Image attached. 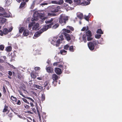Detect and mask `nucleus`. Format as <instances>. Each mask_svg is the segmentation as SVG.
<instances>
[{
	"label": "nucleus",
	"instance_id": "obj_1",
	"mask_svg": "<svg viewBox=\"0 0 122 122\" xmlns=\"http://www.w3.org/2000/svg\"><path fill=\"white\" fill-rule=\"evenodd\" d=\"M35 15L34 14L33 16L31 19L32 22L30 23L29 24L28 29L29 30H30L31 29L32 26L33 25V24L35 23V22H34V21H37L38 18H40L41 19V20L42 22H43L46 19V17H44L43 14L41 13H38L36 16H35Z\"/></svg>",
	"mask_w": 122,
	"mask_h": 122
},
{
	"label": "nucleus",
	"instance_id": "obj_2",
	"mask_svg": "<svg viewBox=\"0 0 122 122\" xmlns=\"http://www.w3.org/2000/svg\"><path fill=\"white\" fill-rule=\"evenodd\" d=\"M62 34H63L65 36V38L68 41H69L71 39V36L72 35H70L68 33H71L72 32L70 30L66 29H64L62 30Z\"/></svg>",
	"mask_w": 122,
	"mask_h": 122
},
{
	"label": "nucleus",
	"instance_id": "obj_3",
	"mask_svg": "<svg viewBox=\"0 0 122 122\" xmlns=\"http://www.w3.org/2000/svg\"><path fill=\"white\" fill-rule=\"evenodd\" d=\"M68 20V18L63 15H61L59 17V22L62 25H65L66 23V21Z\"/></svg>",
	"mask_w": 122,
	"mask_h": 122
},
{
	"label": "nucleus",
	"instance_id": "obj_4",
	"mask_svg": "<svg viewBox=\"0 0 122 122\" xmlns=\"http://www.w3.org/2000/svg\"><path fill=\"white\" fill-rule=\"evenodd\" d=\"M97 44V41L96 40H94L92 42L88 43L87 45L89 49L92 51L94 50L95 46Z\"/></svg>",
	"mask_w": 122,
	"mask_h": 122
},
{
	"label": "nucleus",
	"instance_id": "obj_5",
	"mask_svg": "<svg viewBox=\"0 0 122 122\" xmlns=\"http://www.w3.org/2000/svg\"><path fill=\"white\" fill-rule=\"evenodd\" d=\"M43 0H34L33 1L30 7L31 9H33L35 5H38Z\"/></svg>",
	"mask_w": 122,
	"mask_h": 122
},
{
	"label": "nucleus",
	"instance_id": "obj_6",
	"mask_svg": "<svg viewBox=\"0 0 122 122\" xmlns=\"http://www.w3.org/2000/svg\"><path fill=\"white\" fill-rule=\"evenodd\" d=\"M57 37H55L53 39L51 42V44H53L54 46H59L60 44V39H58V40L56 41V39Z\"/></svg>",
	"mask_w": 122,
	"mask_h": 122
},
{
	"label": "nucleus",
	"instance_id": "obj_7",
	"mask_svg": "<svg viewBox=\"0 0 122 122\" xmlns=\"http://www.w3.org/2000/svg\"><path fill=\"white\" fill-rule=\"evenodd\" d=\"M60 9L59 6H52L51 7L50 10L51 12H58Z\"/></svg>",
	"mask_w": 122,
	"mask_h": 122
},
{
	"label": "nucleus",
	"instance_id": "obj_8",
	"mask_svg": "<svg viewBox=\"0 0 122 122\" xmlns=\"http://www.w3.org/2000/svg\"><path fill=\"white\" fill-rule=\"evenodd\" d=\"M75 0L78 4L81 5H87L89 4L90 3V2H87L86 1H85L81 3V0Z\"/></svg>",
	"mask_w": 122,
	"mask_h": 122
},
{
	"label": "nucleus",
	"instance_id": "obj_9",
	"mask_svg": "<svg viewBox=\"0 0 122 122\" xmlns=\"http://www.w3.org/2000/svg\"><path fill=\"white\" fill-rule=\"evenodd\" d=\"M51 28V25H44L43 28L40 30L42 32L46 31L48 29Z\"/></svg>",
	"mask_w": 122,
	"mask_h": 122
},
{
	"label": "nucleus",
	"instance_id": "obj_10",
	"mask_svg": "<svg viewBox=\"0 0 122 122\" xmlns=\"http://www.w3.org/2000/svg\"><path fill=\"white\" fill-rule=\"evenodd\" d=\"M54 19L51 18V20H48L45 21V23L46 24H50L49 25H51V27L52 25L54 24V22H53V20Z\"/></svg>",
	"mask_w": 122,
	"mask_h": 122
},
{
	"label": "nucleus",
	"instance_id": "obj_11",
	"mask_svg": "<svg viewBox=\"0 0 122 122\" xmlns=\"http://www.w3.org/2000/svg\"><path fill=\"white\" fill-rule=\"evenodd\" d=\"M55 73L58 75H60L62 72L61 69L58 67H56L55 68Z\"/></svg>",
	"mask_w": 122,
	"mask_h": 122
},
{
	"label": "nucleus",
	"instance_id": "obj_12",
	"mask_svg": "<svg viewBox=\"0 0 122 122\" xmlns=\"http://www.w3.org/2000/svg\"><path fill=\"white\" fill-rule=\"evenodd\" d=\"M46 69L47 72L49 73H52L53 72L54 69L51 67H47Z\"/></svg>",
	"mask_w": 122,
	"mask_h": 122
},
{
	"label": "nucleus",
	"instance_id": "obj_13",
	"mask_svg": "<svg viewBox=\"0 0 122 122\" xmlns=\"http://www.w3.org/2000/svg\"><path fill=\"white\" fill-rule=\"evenodd\" d=\"M39 24L38 23H36L32 27V29L33 30H39Z\"/></svg>",
	"mask_w": 122,
	"mask_h": 122
},
{
	"label": "nucleus",
	"instance_id": "obj_14",
	"mask_svg": "<svg viewBox=\"0 0 122 122\" xmlns=\"http://www.w3.org/2000/svg\"><path fill=\"white\" fill-rule=\"evenodd\" d=\"M6 21V19L3 18L1 14H0V24H3L5 23Z\"/></svg>",
	"mask_w": 122,
	"mask_h": 122
},
{
	"label": "nucleus",
	"instance_id": "obj_15",
	"mask_svg": "<svg viewBox=\"0 0 122 122\" xmlns=\"http://www.w3.org/2000/svg\"><path fill=\"white\" fill-rule=\"evenodd\" d=\"M42 33V31L40 30L35 33L34 35V36L36 37H37L39 36Z\"/></svg>",
	"mask_w": 122,
	"mask_h": 122
},
{
	"label": "nucleus",
	"instance_id": "obj_16",
	"mask_svg": "<svg viewBox=\"0 0 122 122\" xmlns=\"http://www.w3.org/2000/svg\"><path fill=\"white\" fill-rule=\"evenodd\" d=\"M52 79L54 81H56L58 79V77L55 74H53L52 76Z\"/></svg>",
	"mask_w": 122,
	"mask_h": 122
},
{
	"label": "nucleus",
	"instance_id": "obj_17",
	"mask_svg": "<svg viewBox=\"0 0 122 122\" xmlns=\"http://www.w3.org/2000/svg\"><path fill=\"white\" fill-rule=\"evenodd\" d=\"M29 31L28 30H24L23 34L24 36H27L29 35Z\"/></svg>",
	"mask_w": 122,
	"mask_h": 122
},
{
	"label": "nucleus",
	"instance_id": "obj_18",
	"mask_svg": "<svg viewBox=\"0 0 122 122\" xmlns=\"http://www.w3.org/2000/svg\"><path fill=\"white\" fill-rule=\"evenodd\" d=\"M67 52V51L64 50H61L60 51V52H59V54L60 53L62 55H65L66 54Z\"/></svg>",
	"mask_w": 122,
	"mask_h": 122
},
{
	"label": "nucleus",
	"instance_id": "obj_19",
	"mask_svg": "<svg viewBox=\"0 0 122 122\" xmlns=\"http://www.w3.org/2000/svg\"><path fill=\"white\" fill-rule=\"evenodd\" d=\"M77 17L80 19H82L83 17V15L81 13H78L77 14Z\"/></svg>",
	"mask_w": 122,
	"mask_h": 122
},
{
	"label": "nucleus",
	"instance_id": "obj_20",
	"mask_svg": "<svg viewBox=\"0 0 122 122\" xmlns=\"http://www.w3.org/2000/svg\"><path fill=\"white\" fill-rule=\"evenodd\" d=\"M33 86L34 87L38 89L41 90H42L43 89V87L37 85L36 84H34Z\"/></svg>",
	"mask_w": 122,
	"mask_h": 122
},
{
	"label": "nucleus",
	"instance_id": "obj_21",
	"mask_svg": "<svg viewBox=\"0 0 122 122\" xmlns=\"http://www.w3.org/2000/svg\"><path fill=\"white\" fill-rule=\"evenodd\" d=\"M86 35L87 36H92V33L91 31L89 30H88L87 31L86 33Z\"/></svg>",
	"mask_w": 122,
	"mask_h": 122
},
{
	"label": "nucleus",
	"instance_id": "obj_22",
	"mask_svg": "<svg viewBox=\"0 0 122 122\" xmlns=\"http://www.w3.org/2000/svg\"><path fill=\"white\" fill-rule=\"evenodd\" d=\"M30 75L32 78L35 79L36 77V74L34 72H32L30 73Z\"/></svg>",
	"mask_w": 122,
	"mask_h": 122
},
{
	"label": "nucleus",
	"instance_id": "obj_23",
	"mask_svg": "<svg viewBox=\"0 0 122 122\" xmlns=\"http://www.w3.org/2000/svg\"><path fill=\"white\" fill-rule=\"evenodd\" d=\"M86 38H87V36L85 34L83 36V40L85 43L86 42Z\"/></svg>",
	"mask_w": 122,
	"mask_h": 122
},
{
	"label": "nucleus",
	"instance_id": "obj_24",
	"mask_svg": "<svg viewBox=\"0 0 122 122\" xmlns=\"http://www.w3.org/2000/svg\"><path fill=\"white\" fill-rule=\"evenodd\" d=\"M97 34H103V32L102 31L101 29H98L97 31Z\"/></svg>",
	"mask_w": 122,
	"mask_h": 122
},
{
	"label": "nucleus",
	"instance_id": "obj_25",
	"mask_svg": "<svg viewBox=\"0 0 122 122\" xmlns=\"http://www.w3.org/2000/svg\"><path fill=\"white\" fill-rule=\"evenodd\" d=\"M8 106H7L5 105V106L3 110V112H6L8 110Z\"/></svg>",
	"mask_w": 122,
	"mask_h": 122
},
{
	"label": "nucleus",
	"instance_id": "obj_26",
	"mask_svg": "<svg viewBox=\"0 0 122 122\" xmlns=\"http://www.w3.org/2000/svg\"><path fill=\"white\" fill-rule=\"evenodd\" d=\"M26 3L24 2H22L20 4V8H22L24 7Z\"/></svg>",
	"mask_w": 122,
	"mask_h": 122
},
{
	"label": "nucleus",
	"instance_id": "obj_27",
	"mask_svg": "<svg viewBox=\"0 0 122 122\" xmlns=\"http://www.w3.org/2000/svg\"><path fill=\"white\" fill-rule=\"evenodd\" d=\"M12 49V47L11 46H7L6 48V51L7 52H9Z\"/></svg>",
	"mask_w": 122,
	"mask_h": 122
},
{
	"label": "nucleus",
	"instance_id": "obj_28",
	"mask_svg": "<svg viewBox=\"0 0 122 122\" xmlns=\"http://www.w3.org/2000/svg\"><path fill=\"white\" fill-rule=\"evenodd\" d=\"M11 99L12 100L14 101L15 102L17 100V99L16 98V97H15L12 96H11Z\"/></svg>",
	"mask_w": 122,
	"mask_h": 122
},
{
	"label": "nucleus",
	"instance_id": "obj_29",
	"mask_svg": "<svg viewBox=\"0 0 122 122\" xmlns=\"http://www.w3.org/2000/svg\"><path fill=\"white\" fill-rule=\"evenodd\" d=\"M9 32V31L7 29H5L3 30V33L5 34H6Z\"/></svg>",
	"mask_w": 122,
	"mask_h": 122
},
{
	"label": "nucleus",
	"instance_id": "obj_30",
	"mask_svg": "<svg viewBox=\"0 0 122 122\" xmlns=\"http://www.w3.org/2000/svg\"><path fill=\"white\" fill-rule=\"evenodd\" d=\"M69 50L71 52H73L74 51L73 47V46H71L69 47Z\"/></svg>",
	"mask_w": 122,
	"mask_h": 122
},
{
	"label": "nucleus",
	"instance_id": "obj_31",
	"mask_svg": "<svg viewBox=\"0 0 122 122\" xmlns=\"http://www.w3.org/2000/svg\"><path fill=\"white\" fill-rule=\"evenodd\" d=\"M69 47V46L67 44L64 46V48L66 50H68Z\"/></svg>",
	"mask_w": 122,
	"mask_h": 122
},
{
	"label": "nucleus",
	"instance_id": "obj_32",
	"mask_svg": "<svg viewBox=\"0 0 122 122\" xmlns=\"http://www.w3.org/2000/svg\"><path fill=\"white\" fill-rule=\"evenodd\" d=\"M4 47L5 46L4 45H0V50L2 51L3 50Z\"/></svg>",
	"mask_w": 122,
	"mask_h": 122
},
{
	"label": "nucleus",
	"instance_id": "obj_33",
	"mask_svg": "<svg viewBox=\"0 0 122 122\" xmlns=\"http://www.w3.org/2000/svg\"><path fill=\"white\" fill-rule=\"evenodd\" d=\"M101 35L100 34H97L95 35V37L97 39H99L101 37Z\"/></svg>",
	"mask_w": 122,
	"mask_h": 122
},
{
	"label": "nucleus",
	"instance_id": "obj_34",
	"mask_svg": "<svg viewBox=\"0 0 122 122\" xmlns=\"http://www.w3.org/2000/svg\"><path fill=\"white\" fill-rule=\"evenodd\" d=\"M60 62H61V64L58 65L57 66L60 67H63V65L64 64V62L62 61H61Z\"/></svg>",
	"mask_w": 122,
	"mask_h": 122
},
{
	"label": "nucleus",
	"instance_id": "obj_35",
	"mask_svg": "<svg viewBox=\"0 0 122 122\" xmlns=\"http://www.w3.org/2000/svg\"><path fill=\"white\" fill-rule=\"evenodd\" d=\"M68 5L66 3H64V7H67V9L68 10H70L71 9V7H69Z\"/></svg>",
	"mask_w": 122,
	"mask_h": 122
},
{
	"label": "nucleus",
	"instance_id": "obj_36",
	"mask_svg": "<svg viewBox=\"0 0 122 122\" xmlns=\"http://www.w3.org/2000/svg\"><path fill=\"white\" fill-rule=\"evenodd\" d=\"M58 4L61 5L64 2L63 0H59L58 1Z\"/></svg>",
	"mask_w": 122,
	"mask_h": 122
},
{
	"label": "nucleus",
	"instance_id": "obj_37",
	"mask_svg": "<svg viewBox=\"0 0 122 122\" xmlns=\"http://www.w3.org/2000/svg\"><path fill=\"white\" fill-rule=\"evenodd\" d=\"M92 36H87V39L88 41H90L92 40L93 38L92 37Z\"/></svg>",
	"mask_w": 122,
	"mask_h": 122
},
{
	"label": "nucleus",
	"instance_id": "obj_38",
	"mask_svg": "<svg viewBox=\"0 0 122 122\" xmlns=\"http://www.w3.org/2000/svg\"><path fill=\"white\" fill-rule=\"evenodd\" d=\"M45 99V96L44 94H42L41 97V100L42 101H44Z\"/></svg>",
	"mask_w": 122,
	"mask_h": 122
},
{
	"label": "nucleus",
	"instance_id": "obj_39",
	"mask_svg": "<svg viewBox=\"0 0 122 122\" xmlns=\"http://www.w3.org/2000/svg\"><path fill=\"white\" fill-rule=\"evenodd\" d=\"M65 2H66L69 3V4H71L73 3L72 0H66Z\"/></svg>",
	"mask_w": 122,
	"mask_h": 122
},
{
	"label": "nucleus",
	"instance_id": "obj_40",
	"mask_svg": "<svg viewBox=\"0 0 122 122\" xmlns=\"http://www.w3.org/2000/svg\"><path fill=\"white\" fill-rule=\"evenodd\" d=\"M67 27L68 28H69L71 30V31H73L74 30V29L73 28L72 26H67Z\"/></svg>",
	"mask_w": 122,
	"mask_h": 122
},
{
	"label": "nucleus",
	"instance_id": "obj_41",
	"mask_svg": "<svg viewBox=\"0 0 122 122\" xmlns=\"http://www.w3.org/2000/svg\"><path fill=\"white\" fill-rule=\"evenodd\" d=\"M59 24L57 23L54 25L53 27L54 28H56L59 26Z\"/></svg>",
	"mask_w": 122,
	"mask_h": 122
},
{
	"label": "nucleus",
	"instance_id": "obj_42",
	"mask_svg": "<svg viewBox=\"0 0 122 122\" xmlns=\"http://www.w3.org/2000/svg\"><path fill=\"white\" fill-rule=\"evenodd\" d=\"M24 27H21V28L19 30V32L20 33H22L24 30Z\"/></svg>",
	"mask_w": 122,
	"mask_h": 122
},
{
	"label": "nucleus",
	"instance_id": "obj_43",
	"mask_svg": "<svg viewBox=\"0 0 122 122\" xmlns=\"http://www.w3.org/2000/svg\"><path fill=\"white\" fill-rule=\"evenodd\" d=\"M59 62H54L53 63V65L54 66H58V64L59 63Z\"/></svg>",
	"mask_w": 122,
	"mask_h": 122
},
{
	"label": "nucleus",
	"instance_id": "obj_44",
	"mask_svg": "<svg viewBox=\"0 0 122 122\" xmlns=\"http://www.w3.org/2000/svg\"><path fill=\"white\" fill-rule=\"evenodd\" d=\"M63 35H64L63 34H62L61 33V35L59 36V37L61 38V41H62L64 40V38L63 37Z\"/></svg>",
	"mask_w": 122,
	"mask_h": 122
},
{
	"label": "nucleus",
	"instance_id": "obj_45",
	"mask_svg": "<svg viewBox=\"0 0 122 122\" xmlns=\"http://www.w3.org/2000/svg\"><path fill=\"white\" fill-rule=\"evenodd\" d=\"M20 118L23 119H25V118L23 116V115H17Z\"/></svg>",
	"mask_w": 122,
	"mask_h": 122
},
{
	"label": "nucleus",
	"instance_id": "obj_46",
	"mask_svg": "<svg viewBox=\"0 0 122 122\" xmlns=\"http://www.w3.org/2000/svg\"><path fill=\"white\" fill-rule=\"evenodd\" d=\"M34 69L36 71L40 70V68L39 67H35Z\"/></svg>",
	"mask_w": 122,
	"mask_h": 122
},
{
	"label": "nucleus",
	"instance_id": "obj_47",
	"mask_svg": "<svg viewBox=\"0 0 122 122\" xmlns=\"http://www.w3.org/2000/svg\"><path fill=\"white\" fill-rule=\"evenodd\" d=\"M22 100L24 102H25V103H26L28 104H29V102L25 99L24 98H22Z\"/></svg>",
	"mask_w": 122,
	"mask_h": 122
},
{
	"label": "nucleus",
	"instance_id": "obj_48",
	"mask_svg": "<svg viewBox=\"0 0 122 122\" xmlns=\"http://www.w3.org/2000/svg\"><path fill=\"white\" fill-rule=\"evenodd\" d=\"M3 92L4 93V94H5L6 92V90L5 89V88L4 86H3Z\"/></svg>",
	"mask_w": 122,
	"mask_h": 122
},
{
	"label": "nucleus",
	"instance_id": "obj_49",
	"mask_svg": "<svg viewBox=\"0 0 122 122\" xmlns=\"http://www.w3.org/2000/svg\"><path fill=\"white\" fill-rule=\"evenodd\" d=\"M25 97V98H26L29 99L31 100L32 101V102H34V101L31 98H30V97Z\"/></svg>",
	"mask_w": 122,
	"mask_h": 122
},
{
	"label": "nucleus",
	"instance_id": "obj_50",
	"mask_svg": "<svg viewBox=\"0 0 122 122\" xmlns=\"http://www.w3.org/2000/svg\"><path fill=\"white\" fill-rule=\"evenodd\" d=\"M55 58L58 61V62H60L61 61V59L60 58H59L58 57H55Z\"/></svg>",
	"mask_w": 122,
	"mask_h": 122
},
{
	"label": "nucleus",
	"instance_id": "obj_51",
	"mask_svg": "<svg viewBox=\"0 0 122 122\" xmlns=\"http://www.w3.org/2000/svg\"><path fill=\"white\" fill-rule=\"evenodd\" d=\"M84 19L87 21H88L89 18L88 16H85Z\"/></svg>",
	"mask_w": 122,
	"mask_h": 122
},
{
	"label": "nucleus",
	"instance_id": "obj_52",
	"mask_svg": "<svg viewBox=\"0 0 122 122\" xmlns=\"http://www.w3.org/2000/svg\"><path fill=\"white\" fill-rule=\"evenodd\" d=\"M24 107L26 109H28L29 108V105L25 104L24 105Z\"/></svg>",
	"mask_w": 122,
	"mask_h": 122
},
{
	"label": "nucleus",
	"instance_id": "obj_53",
	"mask_svg": "<svg viewBox=\"0 0 122 122\" xmlns=\"http://www.w3.org/2000/svg\"><path fill=\"white\" fill-rule=\"evenodd\" d=\"M19 92L20 94V95H21L23 97H25L23 95V94L22 92L20 91H19Z\"/></svg>",
	"mask_w": 122,
	"mask_h": 122
},
{
	"label": "nucleus",
	"instance_id": "obj_54",
	"mask_svg": "<svg viewBox=\"0 0 122 122\" xmlns=\"http://www.w3.org/2000/svg\"><path fill=\"white\" fill-rule=\"evenodd\" d=\"M37 79H38V80H42L43 79V77H37Z\"/></svg>",
	"mask_w": 122,
	"mask_h": 122
},
{
	"label": "nucleus",
	"instance_id": "obj_55",
	"mask_svg": "<svg viewBox=\"0 0 122 122\" xmlns=\"http://www.w3.org/2000/svg\"><path fill=\"white\" fill-rule=\"evenodd\" d=\"M48 82L47 81L45 82L44 83V87H45L48 85Z\"/></svg>",
	"mask_w": 122,
	"mask_h": 122
},
{
	"label": "nucleus",
	"instance_id": "obj_56",
	"mask_svg": "<svg viewBox=\"0 0 122 122\" xmlns=\"http://www.w3.org/2000/svg\"><path fill=\"white\" fill-rule=\"evenodd\" d=\"M47 3H43L40 4V5H47Z\"/></svg>",
	"mask_w": 122,
	"mask_h": 122
},
{
	"label": "nucleus",
	"instance_id": "obj_57",
	"mask_svg": "<svg viewBox=\"0 0 122 122\" xmlns=\"http://www.w3.org/2000/svg\"><path fill=\"white\" fill-rule=\"evenodd\" d=\"M52 3L54 4H58V1H52Z\"/></svg>",
	"mask_w": 122,
	"mask_h": 122
},
{
	"label": "nucleus",
	"instance_id": "obj_58",
	"mask_svg": "<svg viewBox=\"0 0 122 122\" xmlns=\"http://www.w3.org/2000/svg\"><path fill=\"white\" fill-rule=\"evenodd\" d=\"M17 104L18 105H20L21 104V102L20 100H18L17 103Z\"/></svg>",
	"mask_w": 122,
	"mask_h": 122
},
{
	"label": "nucleus",
	"instance_id": "obj_59",
	"mask_svg": "<svg viewBox=\"0 0 122 122\" xmlns=\"http://www.w3.org/2000/svg\"><path fill=\"white\" fill-rule=\"evenodd\" d=\"M86 27H83L82 28V29L81 30L82 31H84L85 30H86Z\"/></svg>",
	"mask_w": 122,
	"mask_h": 122
},
{
	"label": "nucleus",
	"instance_id": "obj_60",
	"mask_svg": "<svg viewBox=\"0 0 122 122\" xmlns=\"http://www.w3.org/2000/svg\"><path fill=\"white\" fill-rule=\"evenodd\" d=\"M8 74L9 75H10V76H11L12 75V72L11 71H9V72H8Z\"/></svg>",
	"mask_w": 122,
	"mask_h": 122
},
{
	"label": "nucleus",
	"instance_id": "obj_61",
	"mask_svg": "<svg viewBox=\"0 0 122 122\" xmlns=\"http://www.w3.org/2000/svg\"><path fill=\"white\" fill-rule=\"evenodd\" d=\"M52 13H47V15L48 16H52Z\"/></svg>",
	"mask_w": 122,
	"mask_h": 122
},
{
	"label": "nucleus",
	"instance_id": "obj_62",
	"mask_svg": "<svg viewBox=\"0 0 122 122\" xmlns=\"http://www.w3.org/2000/svg\"><path fill=\"white\" fill-rule=\"evenodd\" d=\"M26 112L27 113H29V114H33V112H32L31 111H27Z\"/></svg>",
	"mask_w": 122,
	"mask_h": 122
},
{
	"label": "nucleus",
	"instance_id": "obj_63",
	"mask_svg": "<svg viewBox=\"0 0 122 122\" xmlns=\"http://www.w3.org/2000/svg\"><path fill=\"white\" fill-rule=\"evenodd\" d=\"M3 35V32L2 31L0 30V35H1V36H2Z\"/></svg>",
	"mask_w": 122,
	"mask_h": 122
},
{
	"label": "nucleus",
	"instance_id": "obj_64",
	"mask_svg": "<svg viewBox=\"0 0 122 122\" xmlns=\"http://www.w3.org/2000/svg\"><path fill=\"white\" fill-rule=\"evenodd\" d=\"M57 15L55 13H52V16H56Z\"/></svg>",
	"mask_w": 122,
	"mask_h": 122
}]
</instances>
